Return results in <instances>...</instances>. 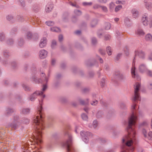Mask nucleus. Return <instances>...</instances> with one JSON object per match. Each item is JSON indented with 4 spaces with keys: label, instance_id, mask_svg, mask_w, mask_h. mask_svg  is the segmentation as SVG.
Returning <instances> with one entry per match:
<instances>
[{
    "label": "nucleus",
    "instance_id": "nucleus-1",
    "mask_svg": "<svg viewBox=\"0 0 152 152\" xmlns=\"http://www.w3.org/2000/svg\"><path fill=\"white\" fill-rule=\"evenodd\" d=\"M137 119V116L135 113L133 112L132 114L128 119V126L127 127L128 132L129 133L128 136H126L122 140L123 142H126V144L128 146L131 145L133 143L132 138L134 136L135 132L134 129L132 127L134 125Z\"/></svg>",
    "mask_w": 152,
    "mask_h": 152
},
{
    "label": "nucleus",
    "instance_id": "nucleus-31",
    "mask_svg": "<svg viewBox=\"0 0 152 152\" xmlns=\"http://www.w3.org/2000/svg\"><path fill=\"white\" fill-rule=\"evenodd\" d=\"M30 111V110L28 108H24L22 109V112L24 114H26L29 113Z\"/></svg>",
    "mask_w": 152,
    "mask_h": 152
},
{
    "label": "nucleus",
    "instance_id": "nucleus-50",
    "mask_svg": "<svg viewBox=\"0 0 152 152\" xmlns=\"http://www.w3.org/2000/svg\"><path fill=\"white\" fill-rule=\"evenodd\" d=\"M13 42V41L12 39L7 41V43L9 45H11Z\"/></svg>",
    "mask_w": 152,
    "mask_h": 152
},
{
    "label": "nucleus",
    "instance_id": "nucleus-14",
    "mask_svg": "<svg viewBox=\"0 0 152 152\" xmlns=\"http://www.w3.org/2000/svg\"><path fill=\"white\" fill-rule=\"evenodd\" d=\"M145 39L148 42H152V35L150 33H148L145 36Z\"/></svg>",
    "mask_w": 152,
    "mask_h": 152
},
{
    "label": "nucleus",
    "instance_id": "nucleus-48",
    "mask_svg": "<svg viewBox=\"0 0 152 152\" xmlns=\"http://www.w3.org/2000/svg\"><path fill=\"white\" fill-rule=\"evenodd\" d=\"M63 39V37L62 35H60L58 36V40L59 41L61 42Z\"/></svg>",
    "mask_w": 152,
    "mask_h": 152
},
{
    "label": "nucleus",
    "instance_id": "nucleus-38",
    "mask_svg": "<svg viewBox=\"0 0 152 152\" xmlns=\"http://www.w3.org/2000/svg\"><path fill=\"white\" fill-rule=\"evenodd\" d=\"M56 42L55 40H53L52 41V44L51 45V47L52 48H53L56 45Z\"/></svg>",
    "mask_w": 152,
    "mask_h": 152
},
{
    "label": "nucleus",
    "instance_id": "nucleus-15",
    "mask_svg": "<svg viewBox=\"0 0 152 152\" xmlns=\"http://www.w3.org/2000/svg\"><path fill=\"white\" fill-rule=\"evenodd\" d=\"M135 34L136 35L139 36H143L145 33L141 29H138L135 31Z\"/></svg>",
    "mask_w": 152,
    "mask_h": 152
},
{
    "label": "nucleus",
    "instance_id": "nucleus-7",
    "mask_svg": "<svg viewBox=\"0 0 152 152\" xmlns=\"http://www.w3.org/2000/svg\"><path fill=\"white\" fill-rule=\"evenodd\" d=\"M66 135L68 137L69 139L68 140L64 143L63 145L64 146L66 147L67 148V150L69 151V147L72 142V137L71 135L68 133L66 134Z\"/></svg>",
    "mask_w": 152,
    "mask_h": 152
},
{
    "label": "nucleus",
    "instance_id": "nucleus-62",
    "mask_svg": "<svg viewBox=\"0 0 152 152\" xmlns=\"http://www.w3.org/2000/svg\"><path fill=\"white\" fill-rule=\"evenodd\" d=\"M84 110L86 112H88V109L87 108H84Z\"/></svg>",
    "mask_w": 152,
    "mask_h": 152
},
{
    "label": "nucleus",
    "instance_id": "nucleus-18",
    "mask_svg": "<svg viewBox=\"0 0 152 152\" xmlns=\"http://www.w3.org/2000/svg\"><path fill=\"white\" fill-rule=\"evenodd\" d=\"M146 8L148 10H150L152 8V2H145Z\"/></svg>",
    "mask_w": 152,
    "mask_h": 152
},
{
    "label": "nucleus",
    "instance_id": "nucleus-49",
    "mask_svg": "<svg viewBox=\"0 0 152 152\" xmlns=\"http://www.w3.org/2000/svg\"><path fill=\"white\" fill-rule=\"evenodd\" d=\"M110 38V35L109 34H107L105 36V39L106 40L109 39Z\"/></svg>",
    "mask_w": 152,
    "mask_h": 152
},
{
    "label": "nucleus",
    "instance_id": "nucleus-17",
    "mask_svg": "<svg viewBox=\"0 0 152 152\" xmlns=\"http://www.w3.org/2000/svg\"><path fill=\"white\" fill-rule=\"evenodd\" d=\"M79 102L80 104L82 105H86L88 104V103L89 99H87L85 101L81 99H80L79 100Z\"/></svg>",
    "mask_w": 152,
    "mask_h": 152
},
{
    "label": "nucleus",
    "instance_id": "nucleus-57",
    "mask_svg": "<svg viewBox=\"0 0 152 152\" xmlns=\"http://www.w3.org/2000/svg\"><path fill=\"white\" fill-rule=\"evenodd\" d=\"M136 104L135 103H134L132 106L131 108L132 110H134L135 109Z\"/></svg>",
    "mask_w": 152,
    "mask_h": 152
},
{
    "label": "nucleus",
    "instance_id": "nucleus-9",
    "mask_svg": "<svg viewBox=\"0 0 152 152\" xmlns=\"http://www.w3.org/2000/svg\"><path fill=\"white\" fill-rule=\"evenodd\" d=\"M43 93V92L42 91H36L31 95L30 98V99L32 101H33L36 98L37 96L42 95Z\"/></svg>",
    "mask_w": 152,
    "mask_h": 152
},
{
    "label": "nucleus",
    "instance_id": "nucleus-29",
    "mask_svg": "<svg viewBox=\"0 0 152 152\" xmlns=\"http://www.w3.org/2000/svg\"><path fill=\"white\" fill-rule=\"evenodd\" d=\"M98 125L97 121L96 120H94L93 122V127L94 128H96Z\"/></svg>",
    "mask_w": 152,
    "mask_h": 152
},
{
    "label": "nucleus",
    "instance_id": "nucleus-26",
    "mask_svg": "<svg viewBox=\"0 0 152 152\" xmlns=\"http://www.w3.org/2000/svg\"><path fill=\"white\" fill-rule=\"evenodd\" d=\"M117 75L121 80H124L126 78L125 76L121 73H119Z\"/></svg>",
    "mask_w": 152,
    "mask_h": 152
},
{
    "label": "nucleus",
    "instance_id": "nucleus-44",
    "mask_svg": "<svg viewBox=\"0 0 152 152\" xmlns=\"http://www.w3.org/2000/svg\"><path fill=\"white\" fill-rule=\"evenodd\" d=\"M97 42L96 39L95 38H93L92 39V42L93 44H95Z\"/></svg>",
    "mask_w": 152,
    "mask_h": 152
},
{
    "label": "nucleus",
    "instance_id": "nucleus-23",
    "mask_svg": "<svg viewBox=\"0 0 152 152\" xmlns=\"http://www.w3.org/2000/svg\"><path fill=\"white\" fill-rule=\"evenodd\" d=\"M107 52L109 55H110L112 53V50L110 47L109 46L107 48Z\"/></svg>",
    "mask_w": 152,
    "mask_h": 152
},
{
    "label": "nucleus",
    "instance_id": "nucleus-34",
    "mask_svg": "<svg viewBox=\"0 0 152 152\" xmlns=\"http://www.w3.org/2000/svg\"><path fill=\"white\" fill-rule=\"evenodd\" d=\"M102 10L104 12H107L108 11L107 8L105 6H101V7Z\"/></svg>",
    "mask_w": 152,
    "mask_h": 152
},
{
    "label": "nucleus",
    "instance_id": "nucleus-41",
    "mask_svg": "<svg viewBox=\"0 0 152 152\" xmlns=\"http://www.w3.org/2000/svg\"><path fill=\"white\" fill-rule=\"evenodd\" d=\"M75 13V14L77 15H80L81 14V11H80L79 10H76L74 11Z\"/></svg>",
    "mask_w": 152,
    "mask_h": 152
},
{
    "label": "nucleus",
    "instance_id": "nucleus-56",
    "mask_svg": "<svg viewBox=\"0 0 152 152\" xmlns=\"http://www.w3.org/2000/svg\"><path fill=\"white\" fill-rule=\"evenodd\" d=\"M3 54L4 56L6 57H7L9 56V55L7 52H4Z\"/></svg>",
    "mask_w": 152,
    "mask_h": 152
},
{
    "label": "nucleus",
    "instance_id": "nucleus-2",
    "mask_svg": "<svg viewBox=\"0 0 152 152\" xmlns=\"http://www.w3.org/2000/svg\"><path fill=\"white\" fill-rule=\"evenodd\" d=\"M40 105L37 108V113L39 114V115H37L36 117L34 118V122L35 125H36V128L37 130L38 134L39 135V137H36V139L41 142V141L39 136L41 135L42 133L41 129H44V126L42 118V104L40 103Z\"/></svg>",
    "mask_w": 152,
    "mask_h": 152
},
{
    "label": "nucleus",
    "instance_id": "nucleus-59",
    "mask_svg": "<svg viewBox=\"0 0 152 152\" xmlns=\"http://www.w3.org/2000/svg\"><path fill=\"white\" fill-rule=\"evenodd\" d=\"M88 91V90L87 88H84L83 90V92H86Z\"/></svg>",
    "mask_w": 152,
    "mask_h": 152
},
{
    "label": "nucleus",
    "instance_id": "nucleus-54",
    "mask_svg": "<svg viewBox=\"0 0 152 152\" xmlns=\"http://www.w3.org/2000/svg\"><path fill=\"white\" fill-rule=\"evenodd\" d=\"M56 62V61L55 59H52L51 60V64L52 65H54Z\"/></svg>",
    "mask_w": 152,
    "mask_h": 152
},
{
    "label": "nucleus",
    "instance_id": "nucleus-4",
    "mask_svg": "<svg viewBox=\"0 0 152 152\" xmlns=\"http://www.w3.org/2000/svg\"><path fill=\"white\" fill-rule=\"evenodd\" d=\"M142 23L144 26L148 25L150 28L152 27V15L150 16L149 18L145 17L143 18Z\"/></svg>",
    "mask_w": 152,
    "mask_h": 152
},
{
    "label": "nucleus",
    "instance_id": "nucleus-64",
    "mask_svg": "<svg viewBox=\"0 0 152 152\" xmlns=\"http://www.w3.org/2000/svg\"><path fill=\"white\" fill-rule=\"evenodd\" d=\"M61 76V75L60 74L56 76V78H59Z\"/></svg>",
    "mask_w": 152,
    "mask_h": 152
},
{
    "label": "nucleus",
    "instance_id": "nucleus-43",
    "mask_svg": "<svg viewBox=\"0 0 152 152\" xmlns=\"http://www.w3.org/2000/svg\"><path fill=\"white\" fill-rule=\"evenodd\" d=\"M101 6H100L97 4H96L94 5L93 8L94 9H96L100 7Z\"/></svg>",
    "mask_w": 152,
    "mask_h": 152
},
{
    "label": "nucleus",
    "instance_id": "nucleus-11",
    "mask_svg": "<svg viewBox=\"0 0 152 152\" xmlns=\"http://www.w3.org/2000/svg\"><path fill=\"white\" fill-rule=\"evenodd\" d=\"M135 56L141 58H143L145 57V54L144 52L142 50L137 51L135 52Z\"/></svg>",
    "mask_w": 152,
    "mask_h": 152
},
{
    "label": "nucleus",
    "instance_id": "nucleus-45",
    "mask_svg": "<svg viewBox=\"0 0 152 152\" xmlns=\"http://www.w3.org/2000/svg\"><path fill=\"white\" fill-rule=\"evenodd\" d=\"M43 87L42 89V91H44L47 89V84L46 83L45 85H43Z\"/></svg>",
    "mask_w": 152,
    "mask_h": 152
},
{
    "label": "nucleus",
    "instance_id": "nucleus-8",
    "mask_svg": "<svg viewBox=\"0 0 152 152\" xmlns=\"http://www.w3.org/2000/svg\"><path fill=\"white\" fill-rule=\"evenodd\" d=\"M47 40L46 37H43L41 38L39 43V46L41 48H44L46 45Z\"/></svg>",
    "mask_w": 152,
    "mask_h": 152
},
{
    "label": "nucleus",
    "instance_id": "nucleus-39",
    "mask_svg": "<svg viewBox=\"0 0 152 152\" xmlns=\"http://www.w3.org/2000/svg\"><path fill=\"white\" fill-rule=\"evenodd\" d=\"M148 139L149 140H152V132H150L148 133Z\"/></svg>",
    "mask_w": 152,
    "mask_h": 152
},
{
    "label": "nucleus",
    "instance_id": "nucleus-37",
    "mask_svg": "<svg viewBox=\"0 0 152 152\" xmlns=\"http://www.w3.org/2000/svg\"><path fill=\"white\" fill-rule=\"evenodd\" d=\"M98 103V102L97 100H95L93 101L92 102H91V105L93 106H95L96 104H97Z\"/></svg>",
    "mask_w": 152,
    "mask_h": 152
},
{
    "label": "nucleus",
    "instance_id": "nucleus-40",
    "mask_svg": "<svg viewBox=\"0 0 152 152\" xmlns=\"http://www.w3.org/2000/svg\"><path fill=\"white\" fill-rule=\"evenodd\" d=\"M4 38V36L3 34H0V41H1L3 40Z\"/></svg>",
    "mask_w": 152,
    "mask_h": 152
},
{
    "label": "nucleus",
    "instance_id": "nucleus-53",
    "mask_svg": "<svg viewBox=\"0 0 152 152\" xmlns=\"http://www.w3.org/2000/svg\"><path fill=\"white\" fill-rule=\"evenodd\" d=\"M142 133L145 137H147L146 131L145 129H143L142 130Z\"/></svg>",
    "mask_w": 152,
    "mask_h": 152
},
{
    "label": "nucleus",
    "instance_id": "nucleus-24",
    "mask_svg": "<svg viewBox=\"0 0 152 152\" xmlns=\"http://www.w3.org/2000/svg\"><path fill=\"white\" fill-rule=\"evenodd\" d=\"M145 73L148 76L152 77V71L151 70L148 69Z\"/></svg>",
    "mask_w": 152,
    "mask_h": 152
},
{
    "label": "nucleus",
    "instance_id": "nucleus-63",
    "mask_svg": "<svg viewBox=\"0 0 152 152\" xmlns=\"http://www.w3.org/2000/svg\"><path fill=\"white\" fill-rule=\"evenodd\" d=\"M23 44V41H22L21 43L19 42L18 44L20 46H21Z\"/></svg>",
    "mask_w": 152,
    "mask_h": 152
},
{
    "label": "nucleus",
    "instance_id": "nucleus-20",
    "mask_svg": "<svg viewBox=\"0 0 152 152\" xmlns=\"http://www.w3.org/2000/svg\"><path fill=\"white\" fill-rule=\"evenodd\" d=\"M51 30L53 32H60V29L56 27H53L50 28Z\"/></svg>",
    "mask_w": 152,
    "mask_h": 152
},
{
    "label": "nucleus",
    "instance_id": "nucleus-51",
    "mask_svg": "<svg viewBox=\"0 0 152 152\" xmlns=\"http://www.w3.org/2000/svg\"><path fill=\"white\" fill-rule=\"evenodd\" d=\"M98 1L101 3H105L107 2V0H98Z\"/></svg>",
    "mask_w": 152,
    "mask_h": 152
},
{
    "label": "nucleus",
    "instance_id": "nucleus-27",
    "mask_svg": "<svg viewBox=\"0 0 152 152\" xmlns=\"http://www.w3.org/2000/svg\"><path fill=\"white\" fill-rule=\"evenodd\" d=\"M122 8V6L121 5H118L116 6L115 8V11L117 12Z\"/></svg>",
    "mask_w": 152,
    "mask_h": 152
},
{
    "label": "nucleus",
    "instance_id": "nucleus-36",
    "mask_svg": "<svg viewBox=\"0 0 152 152\" xmlns=\"http://www.w3.org/2000/svg\"><path fill=\"white\" fill-rule=\"evenodd\" d=\"M6 111L7 113L8 114H10L11 113H12L14 111L13 110L9 108H8L7 109Z\"/></svg>",
    "mask_w": 152,
    "mask_h": 152
},
{
    "label": "nucleus",
    "instance_id": "nucleus-52",
    "mask_svg": "<svg viewBox=\"0 0 152 152\" xmlns=\"http://www.w3.org/2000/svg\"><path fill=\"white\" fill-rule=\"evenodd\" d=\"M148 87L150 89H152V81L149 82Z\"/></svg>",
    "mask_w": 152,
    "mask_h": 152
},
{
    "label": "nucleus",
    "instance_id": "nucleus-55",
    "mask_svg": "<svg viewBox=\"0 0 152 152\" xmlns=\"http://www.w3.org/2000/svg\"><path fill=\"white\" fill-rule=\"evenodd\" d=\"M99 52L101 54L103 55H104L105 54L104 51L102 50H99Z\"/></svg>",
    "mask_w": 152,
    "mask_h": 152
},
{
    "label": "nucleus",
    "instance_id": "nucleus-21",
    "mask_svg": "<svg viewBox=\"0 0 152 152\" xmlns=\"http://www.w3.org/2000/svg\"><path fill=\"white\" fill-rule=\"evenodd\" d=\"M135 66H133L131 69V73L133 77H135Z\"/></svg>",
    "mask_w": 152,
    "mask_h": 152
},
{
    "label": "nucleus",
    "instance_id": "nucleus-22",
    "mask_svg": "<svg viewBox=\"0 0 152 152\" xmlns=\"http://www.w3.org/2000/svg\"><path fill=\"white\" fill-rule=\"evenodd\" d=\"M32 33L30 32H28L26 35V38L28 40H30L32 38Z\"/></svg>",
    "mask_w": 152,
    "mask_h": 152
},
{
    "label": "nucleus",
    "instance_id": "nucleus-60",
    "mask_svg": "<svg viewBox=\"0 0 152 152\" xmlns=\"http://www.w3.org/2000/svg\"><path fill=\"white\" fill-rule=\"evenodd\" d=\"M71 5L72 6H73V7H77V8H78V5H76L75 4H72V3H71Z\"/></svg>",
    "mask_w": 152,
    "mask_h": 152
},
{
    "label": "nucleus",
    "instance_id": "nucleus-12",
    "mask_svg": "<svg viewBox=\"0 0 152 152\" xmlns=\"http://www.w3.org/2000/svg\"><path fill=\"white\" fill-rule=\"evenodd\" d=\"M148 69L146 66L143 64H140L139 67L140 72L142 73L145 72Z\"/></svg>",
    "mask_w": 152,
    "mask_h": 152
},
{
    "label": "nucleus",
    "instance_id": "nucleus-10",
    "mask_svg": "<svg viewBox=\"0 0 152 152\" xmlns=\"http://www.w3.org/2000/svg\"><path fill=\"white\" fill-rule=\"evenodd\" d=\"M39 54L40 58L41 59H43L47 57L48 52L45 50L42 49L40 50Z\"/></svg>",
    "mask_w": 152,
    "mask_h": 152
},
{
    "label": "nucleus",
    "instance_id": "nucleus-25",
    "mask_svg": "<svg viewBox=\"0 0 152 152\" xmlns=\"http://www.w3.org/2000/svg\"><path fill=\"white\" fill-rule=\"evenodd\" d=\"M111 28V25L110 23H106L105 24V28L106 30H109Z\"/></svg>",
    "mask_w": 152,
    "mask_h": 152
},
{
    "label": "nucleus",
    "instance_id": "nucleus-33",
    "mask_svg": "<svg viewBox=\"0 0 152 152\" xmlns=\"http://www.w3.org/2000/svg\"><path fill=\"white\" fill-rule=\"evenodd\" d=\"M45 23L46 25L49 26H51L54 24V23L51 21H46Z\"/></svg>",
    "mask_w": 152,
    "mask_h": 152
},
{
    "label": "nucleus",
    "instance_id": "nucleus-35",
    "mask_svg": "<svg viewBox=\"0 0 152 152\" xmlns=\"http://www.w3.org/2000/svg\"><path fill=\"white\" fill-rule=\"evenodd\" d=\"M115 6V4L113 2H111L110 4V10H112L114 8Z\"/></svg>",
    "mask_w": 152,
    "mask_h": 152
},
{
    "label": "nucleus",
    "instance_id": "nucleus-13",
    "mask_svg": "<svg viewBox=\"0 0 152 152\" xmlns=\"http://www.w3.org/2000/svg\"><path fill=\"white\" fill-rule=\"evenodd\" d=\"M53 7V5L52 4H47L45 8V11L48 12H49L52 10Z\"/></svg>",
    "mask_w": 152,
    "mask_h": 152
},
{
    "label": "nucleus",
    "instance_id": "nucleus-58",
    "mask_svg": "<svg viewBox=\"0 0 152 152\" xmlns=\"http://www.w3.org/2000/svg\"><path fill=\"white\" fill-rule=\"evenodd\" d=\"M75 34H80L81 33V31L79 30L75 32Z\"/></svg>",
    "mask_w": 152,
    "mask_h": 152
},
{
    "label": "nucleus",
    "instance_id": "nucleus-61",
    "mask_svg": "<svg viewBox=\"0 0 152 152\" xmlns=\"http://www.w3.org/2000/svg\"><path fill=\"white\" fill-rule=\"evenodd\" d=\"M129 21V19L128 18H126L124 20V22L125 23Z\"/></svg>",
    "mask_w": 152,
    "mask_h": 152
},
{
    "label": "nucleus",
    "instance_id": "nucleus-42",
    "mask_svg": "<svg viewBox=\"0 0 152 152\" xmlns=\"http://www.w3.org/2000/svg\"><path fill=\"white\" fill-rule=\"evenodd\" d=\"M7 19L9 21H10L13 18V17L11 15H8L7 16Z\"/></svg>",
    "mask_w": 152,
    "mask_h": 152
},
{
    "label": "nucleus",
    "instance_id": "nucleus-28",
    "mask_svg": "<svg viewBox=\"0 0 152 152\" xmlns=\"http://www.w3.org/2000/svg\"><path fill=\"white\" fill-rule=\"evenodd\" d=\"M82 119L85 121H86L88 119V117L87 115L85 114H83L81 115Z\"/></svg>",
    "mask_w": 152,
    "mask_h": 152
},
{
    "label": "nucleus",
    "instance_id": "nucleus-6",
    "mask_svg": "<svg viewBox=\"0 0 152 152\" xmlns=\"http://www.w3.org/2000/svg\"><path fill=\"white\" fill-rule=\"evenodd\" d=\"M48 80V78L45 76V74L42 72L41 74L40 78L39 80L37 81L34 79V80L35 81L36 83H43L44 82H46L47 83Z\"/></svg>",
    "mask_w": 152,
    "mask_h": 152
},
{
    "label": "nucleus",
    "instance_id": "nucleus-3",
    "mask_svg": "<svg viewBox=\"0 0 152 152\" xmlns=\"http://www.w3.org/2000/svg\"><path fill=\"white\" fill-rule=\"evenodd\" d=\"M140 85L139 83H137L134 86V94L132 99L133 101L139 99L140 95L138 93Z\"/></svg>",
    "mask_w": 152,
    "mask_h": 152
},
{
    "label": "nucleus",
    "instance_id": "nucleus-5",
    "mask_svg": "<svg viewBox=\"0 0 152 152\" xmlns=\"http://www.w3.org/2000/svg\"><path fill=\"white\" fill-rule=\"evenodd\" d=\"M80 134L82 137L83 140L86 143H88V138L91 135V133L87 132L82 131L80 132Z\"/></svg>",
    "mask_w": 152,
    "mask_h": 152
},
{
    "label": "nucleus",
    "instance_id": "nucleus-30",
    "mask_svg": "<svg viewBox=\"0 0 152 152\" xmlns=\"http://www.w3.org/2000/svg\"><path fill=\"white\" fill-rule=\"evenodd\" d=\"M23 88L26 91H30L31 89V88L28 86L26 85H23Z\"/></svg>",
    "mask_w": 152,
    "mask_h": 152
},
{
    "label": "nucleus",
    "instance_id": "nucleus-19",
    "mask_svg": "<svg viewBox=\"0 0 152 152\" xmlns=\"http://www.w3.org/2000/svg\"><path fill=\"white\" fill-rule=\"evenodd\" d=\"M98 141L100 144H103L106 142L107 140L104 138H99L98 139Z\"/></svg>",
    "mask_w": 152,
    "mask_h": 152
},
{
    "label": "nucleus",
    "instance_id": "nucleus-46",
    "mask_svg": "<svg viewBox=\"0 0 152 152\" xmlns=\"http://www.w3.org/2000/svg\"><path fill=\"white\" fill-rule=\"evenodd\" d=\"M148 59L152 61V53H150L149 55Z\"/></svg>",
    "mask_w": 152,
    "mask_h": 152
},
{
    "label": "nucleus",
    "instance_id": "nucleus-47",
    "mask_svg": "<svg viewBox=\"0 0 152 152\" xmlns=\"http://www.w3.org/2000/svg\"><path fill=\"white\" fill-rule=\"evenodd\" d=\"M29 121V120L28 119H25L23 120V123L25 124L28 123Z\"/></svg>",
    "mask_w": 152,
    "mask_h": 152
},
{
    "label": "nucleus",
    "instance_id": "nucleus-16",
    "mask_svg": "<svg viewBox=\"0 0 152 152\" xmlns=\"http://www.w3.org/2000/svg\"><path fill=\"white\" fill-rule=\"evenodd\" d=\"M132 16L134 18H137L139 16V12L138 11L135 9H133L132 11Z\"/></svg>",
    "mask_w": 152,
    "mask_h": 152
},
{
    "label": "nucleus",
    "instance_id": "nucleus-32",
    "mask_svg": "<svg viewBox=\"0 0 152 152\" xmlns=\"http://www.w3.org/2000/svg\"><path fill=\"white\" fill-rule=\"evenodd\" d=\"M83 5L84 6H91L92 4V2H83L82 3Z\"/></svg>",
    "mask_w": 152,
    "mask_h": 152
}]
</instances>
